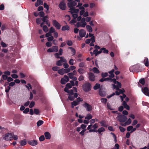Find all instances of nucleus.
<instances>
[{"instance_id": "f257e3e1", "label": "nucleus", "mask_w": 149, "mask_h": 149, "mask_svg": "<svg viewBox=\"0 0 149 149\" xmlns=\"http://www.w3.org/2000/svg\"><path fill=\"white\" fill-rule=\"evenodd\" d=\"M91 85L89 82L84 83L82 85V89L85 92H88L91 90Z\"/></svg>"}, {"instance_id": "f03ea898", "label": "nucleus", "mask_w": 149, "mask_h": 149, "mask_svg": "<svg viewBox=\"0 0 149 149\" xmlns=\"http://www.w3.org/2000/svg\"><path fill=\"white\" fill-rule=\"evenodd\" d=\"M140 65L139 64L134 65L130 68V70L132 72H139Z\"/></svg>"}, {"instance_id": "7ed1b4c3", "label": "nucleus", "mask_w": 149, "mask_h": 149, "mask_svg": "<svg viewBox=\"0 0 149 149\" xmlns=\"http://www.w3.org/2000/svg\"><path fill=\"white\" fill-rule=\"evenodd\" d=\"M117 118L118 120L121 123L125 122L127 120V117L122 114L119 115Z\"/></svg>"}, {"instance_id": "20e7f679", "label": "nucleus", "mask_w": 149, "mask_h": 149, "mask_svg": "<svg viewBox=\"0 0 149 149\" xmlns=\"http://www.w3.org/2000/svg\"><path fill=\"white\" fill-rule=\"evenodd\" d=\"M3 138L6 141L11 140L13 139V136L11 133H8L4 135Z\"/></svg>"}, {"instance_id": "39448f33", "label": "nucleus", "mask_w": 149, "mask_h": 149, "mask_svg": "<svg viewBox=\"0 0 149 149\" xmlns=\"http://www.w3.org/2000/svg\"><path fill=\"white\" fill-rule=\"evenodd\" d=\"M77 5V3L75 1H73L72 2H68L67 4L68 7L70 8L69 10H70L75 7V6Z\"/></svg>"}, {"instance_id": "423d86ee", "label": "nucleus", "mask_w": 149, "mask_h": 149, "mask_svg": "<svg viewBox=\"0 0 149 149\" xmlns=\"http://www.w3.org/2000/svg\"><path fill=\"white\" fill-rule=\"evenodd\" d=\"M58 7L62 10L66 9V6L65 3L63 1H61L58 5Z\"/></svg>"}, {"instance_id": "0eeeda50", "label": "nucleus", "mask_w": 149, "mask_h": 149, "mask_svg": "<svg viewBox=\"0 0 149 149\" xmlns=\"http://www.w3.org/2000/svg\"><path fill=\"white\" fill-rule=\"evenodd\" d=\"M52 24L56 29H60L61 25L56 20H54L52 21Z\"/></svg>"}, {"instance_id": "6e6552de", "label": "nucleus", "mask_w": 149, "mask_h": 149, "mask_svg": "<svg viewBox=\"0 0 149 149\" xmlns=\"http://www.w3.org/2000/svg\"><path fill=\"white\" fill-rule=\"evenodd\" d=\"M87 111H90L92 110V107L86 102H85L83 105Z\"/></svg>"}, {"instance_id": "1a4fd4ad", "label": "nucleus", "mask_w": 149, "mask_h": 149, "mask_svg": "<svg viewBox=\"0 0 149 149\" xmlns=\"http://www.w3.org/2000/svg\"><path fill=\"white\" fill-rule=\"evenodd\" d=\"M88 74L89 75L88 78L89 80L92 81H94L95 77L94 74L92 72H89Z\"/></svg>"}, {"instance_id": "9d476101", "label": "nucleus", "mask_w": 149, "mask_h": 149, "mask_svg": "<svg viewBox=\"0 0 149 149\" xmlns=\"http://www.w3.org/2000/svg\"><path fill=\"white\" fill-rule=\"evenodd\" d=\"M79 34L80 37L83 38L86 35V31L84 29H81L79 31Z\"/></svg>"}, {"instance_id": "9b49d317", "label": "nucleus", "mask_w": 149, "mask_h": 149, "mask_svg": "<svg viewBox=\"0 0 149 149\" xmlns=\"http://www.w3.org/2000/svg\"><path fill=\"white\" fill-rule=\"evenodd\" d=\"M28 143L32 146H35L38 144V142L36 140H30L28 142Z\"/></svg>"}, {"instance_id": "f8f14e48", "label": "nucleus", "mask_w": 149, "mask_h": 149, "mask_svg": "<svg viewBox=\"0 0 149 149\" xmlns=\"http://www.w3.org/2000/svg\"><path fill=\"white\" fill-rule=\"evenodd\" d=\"M143 93L146 95L148 96V94H149L148 89L147 87H145L143 89H142Z\"/></svg>"}, {"instance_id": "ddd939ff", "label": "nucleus", "mask_w": 149, "mask_h": 149, "mask_svg": "<svg viewBox=\"0 0 149 149\" xmlns=\"http://www.w3.org/2000/svg\"><path fill=\"white\" fill-rule=\"evenodd\" d=\"M99 95L102 97L105 96L106 93L105 92L102 91L101 88H100L99 91Z\"/></svg>"}, {"instance_id": "4468645a", "label": "nucleus", "mask_w": 149, "mask_h": 149, "mask_svg": "<svg viewBox=\"0 0 149 149\" xmlns=\"http://www.w3.org/2000/svg\"><path fill=\"white\" fill-rule=\"evenodd\" d=\"M99 123L102 126L105 127H107L108 126V125L107 124L106 122L104 120H102L101 121L99 122Z\"/></svg>"}, {"instance_id": "2eb2a0df", "label": "nucleus", "mask_w": 149, "mask_h": 149, "mask_svg": "<svg viewBox=\"0 0 149 149\" xmlns=\"http://www.w3.org/2000/svg\"><path fill=\"white\" fill-rule=\"evenodd\" d=\"M122 105L124 106V107L127 110H129L130 109V107L127 105V103L125 101L123 102Z\"/></svg>"}, {"instance_id": "dca6fc26", "label": "nucleus", "mask_w": 149, "mask_h": 149, "mask_svg": "<svg viewBox=\"0 0 149 149\" xmlns=\"http://www.w3.org/2000/svg\"><path fill=\"white\" fill-rule=\"evenodd\" d=\"M45 138L47 139H49L51 138V135L50 133L47 132H46L44 133Z\"/></svg>"}, {"instance_id": "f3484780", "label": "nucleus", "mask_w": 149, "mask_h": 149, "mask_svg": "<svg viewBox=\"0 0 149 149\" xmlns=\"http://www.w3.org/2000/svg\"><path fill=\"white\" fill-rule=\"evenodd\" d=\"M79 11V10L78 9H75V7L73 8V9L70 10L69 11L71 13V14H72L73 13H77Z\"/></svg>"}, {"instance_id": "a211bd4d", "label": "nucleus", "mask_w": 149, "mask_h": 149, "mask_svg": "<svg viewBox=\"0 0 149 149\" xmlns=\"http://www.w3.org/2000/svg\"><path fill=\"white\" fill-rule=\"evenodd\" d=\"M102 52V51L101 50V49H100V51H98V50H94L93 51V53L95 55V56L101 54Z\"/></svg>"}, {"instance_id": "6ab92c4d", "label": "nucleus", "mask_w": 149, "mask_h": 149, "mask_svg": "<svg viewBox=\"0 0 149 149\" xmlns=\"http://www.w3.org/2000/svg\"><path fill=\"white\" fill-rule=\"evenodd\" d=\"M144 62H145V64L146 66L147 67H148L149 66V62L148 58H145Z\"/></svg>"}, {"instance_id": "aec40b11", "label": "nucleus", "mask_w": 149, "mask_h": 149, "mask_svg": "<svg viewBox=\"0 0 149 149\" xmlns=\"http://www.w3.org/2000/svg\"><path fill=\"white\" fill-rule=\"evenodd\" d=\"M70 29L68 25H65L62 27V30L65 31V30H69Z\"/></svg>"}, {"instance_id": "412c9836", "label": "nucleus", "mask_w": 149, "mask_h": 149, "mask_svg": "<svg viewBox=\"0 0 149 149\" xmlns=\"http://www.w3.org/2000/svg\"><path fill=\"white\" fill-rule=\"evenodd\" d=\"M105 131V129L103 127H101L97 130V132H98L99 134H101V132H104Z\"/></svg>"}, {"instance_id": "4be33fe9", "label": "nucleus", "mask_w": 149, "mask_h": 149, "mask_svg": "<svg viewBox=\"0 0 149 149\" xmlns=\"http://www.w3.org/2000/svg\"><path fill=\"white\" fill-rule=\"evenodd\" d=\"M86 27L88 31L89 32H91L92 31V28L91 26L89 25H87L86 26Z\"/></svg>"}, {"instance_id": "5701e85b", "label": "nucleus", "mask_w": 149, "mask_h": 149, "mask_svg": "<svg viewBox=\"0 0 149 149\" xmlns=\"http://www.w3.org/2000/svg\"><path fill=\"white\" fill-rule=\"evenodd\" d=\"M100 85L99 84L97 83L93 87V89L96 90L100 88Z\"/></svg>"}, {"instance_id": "b1692460", "label": "nucleus", "mask_w": 149, "mask_h": 149, "mask_svg": "<svg viewBox=\"0 0 149 149\" xmlns=\"http://www.w3.org/2000/svg\"><path fill=\"white\" fill-rule=\"evenodd\" d=\"M20 145L22 146H24L26 145V139H24L23 140H22L20 142Z\"/></svg>"}, {"instance_id": "393cba45", "label": "nucleus", "mask_w": 149, "mask_h": 149, "mask_svg": "<svg viewBox=\"0 0 149 149\" xmlns=\"http://www.w3.org/2000/svg\"><path fill=\"white\" fill-rule=\"evenodd\" d=\"M93 71L95 73L98 74L100 73L99 70L96 67H94L93 68Z\"/></svg>"}, {"instance_id": "a878e982", "label": "nucleus", "mask_w": 149, "mask_h": 149, "mask_svg": "<svg viewBox=\"0 0 149 149\" xmlns=\"http://www.w3.org/2000/svg\"><path fill=\"white\" fill-rule=\"evenodd\" d=\"M54 52H57L58 51V47L57 46H53L52 47Z\"/></svg>"}, {"instance_id": "bb28decb", "label": "nucleus", "mask_w": 149, "mask_h": 149, "mask_svg": "<svg viewBox=\"0 0 149 149\" xmlns=\"http://www.w3.org/2000/svg\"><path fill=\"white\" fill-rule=\"evenodd\" d=\"M58 73L61 75H63L65 73L63 68L58 70Z\"/></svg>"}, {"instance_id": "cd10ccee", "label": "nucleus", "mask_w": 149, "mask_h": 149, "mask_svg": "<svg viewBox=\"0 0 149 149\" xmlns=\"http://www.w3.org/2000/svg\"><path fill=\"white\" fill-rule=\"evenodd\" d=\"M101 50L102 51V52L105 54H108L109 51L108 50L106 49L105 48L103 47L101 48Z\"/></svg>"}, {"instance_id": "c85d7f7f", "label": "nucleus", "mask_w": 149, "mask_h": 149, "mask_svg": "<svg viewBox=\"0 0 149 149\" xmlns=\"http://www.w3.org/2000/svg\"><path fill=\"white\" fill-rule=\"evenodd\" d=\"M44 122L42 120H38L37 123V126L38 127L40 126Z\"/></svg>"}, {"instance_id": "c756f323", "label": "nucleus", "mask_w": 149, "mask_h": 149, "mask_svg": "<svg viewBox=\"0 0 149 149\" xmlns=\"http://www.w3.org/2000/svg\"><path fill=\"white\" fill-rule=\"evenodd\" d=\"M42 29L43 31L45 33L47 32L48 31V27L46 25L43 26H42Z\"/></svg>"}, {"instance_id": "7c9ffc66", "label": "nucleus", "mask_w": 149, "mask_h": 149, "mask_svg": "<svg viewBox=\"0 0 149 149\" xmlns=\"http://www.w3.org/2000/svg\"><path fill=\"white\" fill-rule=\"evenodd\" d=\"M68 100L70 101H73L74 100L73 95H70L68 97Z\"/></svg>"}, {"instance_id": "2f4dec72", "label": "nucleus", "mask_w": 149, "mask_h": 149, "mask_svg": "<svg viewBox=\"0 0 149 149\" xmlns=\"http://www.w3.org/2000/svg\"><path fill=\"white\" fill-rule=\"evenodd\" d=\"M69 48L71 50L72 55H74L76 53L75 49L72 47H69Z\"/></svg>"}, {"instance_id": "473e14b6", "label": "nucleus", "mask_w": 149, "mask_h": 149, "mask_svg": "<svg viewBox=\"0 0 149 149\" xmlns=\"http://www.w3.org/2000/svg\"><path fill=\"white\" fill-rule=\"evenodd\" d=\"M92 118V116L90 114H88L85 117L86 119H87L88 120H90Z\"/></svg>"}, {"instance_id": "72a5a7b5", "label": "nucleus", "mask_w": 149, "mask_h": 149, "mask_svg": "<svg viewBox=\"0 0 149 149\" xmlns=\"http://www.w3.org/2000/svg\"><path fill=\"white\" fill-rule=\"evenodd\" d=\"M101 76L103 78H105L108 76V74L107 72H102L101 74Z\"/></svg>"}, {"instance_id": "f704fd0d", "label": "nucleus", "mask_w": 149, "mask_h": 149, "mask_svg": "<svg viewBox=\"0 0 149 149\" xmlns=\"http://www.w3.org/2000/svg\"><path fill=\"white\" fill-rule=\"evenodd\" d=\"M44 7L46 8L47 11H48L49 9V6L46 3H44L43 4Z\"/></svg>"}, {"instance_id": "c9c22d12", "label": "nucleus", "mask_w": 149, "mask_h": 149, "mask_svg": "<svg viewBox=\"0 0 149 149\" xmlns=\"http://www.w3.org/2000/svg\"><path fill=\"white\" fill-rule=\"evenodd\" d=\"M79 102H78L77 100H75L71 103V104L76 106L79 104Z\"/></svg>"}, {"instance_id": "e433bc0d", "label": "nucleus", "mask_w": 149, "mask_h": 149, "mask_svg": "<svg viewBox=\"0 0 149 149\" xmlns=\"http://www.w3.org/2000/svg\"><path fill=\"white\" fill-rule=\"evenodd\" d=\"M77 71L80 74H83L84 73V70L82 68L79 69Z\"/></svg>"}, {"instance_id": "4c0bfd02", "label": "nucleus", "mask_w": 149, "mask_h": 149, "mask_svg": "<svg viewBox=\"0 0 149 149\" xmlns=\"http://www.w3.org/2000/svg\"><path fill=\"white\" fill-rule=\"evenodd\" d=\"M68 82L63 78H62L61 80V83L62 84H64Z\"/></svg>"}, {"instance_id": "58836bf2", "label": "nucleus", "mask_w": 149, "mask_h": 149, "mask_svg": "<svg viewBox=\"0 0 149 149\" xmlns=\"http://www.w3.org/2000/svg\"><path fill=\"white\" fill-rule=\"evenodd\" d=\"M101 101L102 102L105 104L107 103V100L106 98H102L101 99Z\"/></svg>"}, {"instance_id": "ea45409f", "label": "nucleus", "mask_w": 149, "mask_h": 149, "mask_svg": "<svg viewBox=\"0 0 149 149\" xmlns=\"http://www.w3.org/2000/svg\"><path fill=\"white\" fill-rule=\"evenodd\" d=\"M139 82L141 83L142 85H143L145 83V81L144 78H142L139 80Z\"/></svg>"}, {"instance_id": "a19ab883", "label": "nucleus", "mask_w": 149, "mask_h": 149, "mask_svg": "<svg viewBox=\"0 0 149 149\" xmlns=\"http://www.w3.org/2000/svg\"><path fill=\"white\" fill-rule=\"evenodd\" d=\"M39 13V16L40 17H44L45 16V13L44 12L41 11Z\"/></svg>"}, {"instance_id": "79ce46f5", "label": "nucleus", "mask_w": 149, "mask_h": 149, "mask_svg": "<svg viewBox=\"0 0 149 149\" xmlns=\"http://www.w3.org/2000/svg\"><path fill=\"white\" fill-rule=\"evenodd\" d=\"M66 43L67 45L69 46H71L72 45V42L70 40H68L66 41Z\"/></svg>"}, {"instance_id": "37998d69", "label": "nucleus", "mask_w": 149, "mask_h": 149, "mask_svg": "<svg viewBox=\"0 0 149 149\" xmlns=\"http://www.w3.org/2000/svg\"><path fill=\"white\" fill-rule=\"evenodd\" d=\"M34 112L36 115H38L40 113L39 110L37 109H34Z\"/></svg>"}, {"instance_id": "c03bdc74", "label": "nucleus", "mask_w": 149, "mask_h": 149, "mask_svg": "<svg viewBox=\"0 0 149 149\" xmlns=\"http://www.w3.org/2000/svg\"><path fill=\"white\" fill-rule=\"evenodd\" d=\"M60 61H61L62 62H64V63H66L67 61L65 58H64V57L63 56L61 57L60 58Z\"/></svg>"}, {"instance_id": "a18cd8bd", "label": "nucleus", "mask_w": 149, "mask_h": 149, "mask_svg": "<svg viewBox=\"0 0 149 149\" xmlns=\"http://www.w3.org/2000/svg\"><path fill=\"white\" fill-rule=\"evenodd\" d=\"M85 63L84 62H82L79 63V67L80 68H83L85 66Z\"/></svg>"}, {"instance_id": "49530a36", "label": "nucleus", "mask_w": 149, "mask_h": 149, "mask_svg": "<svg viewBox=\"0 0 149 149\" xmlns=\"http://www.w3.org/2000/svg\"><path fill=\"white\" fill-rule=\"evenodd\" d=\"M68 75L69 76V77L72 79V78H73V77H74V73H72V72H70L68 74Z\"/></svg>"}, {"instance_id": "de8ad7c7", "label": "nucleus", "mask_w": 149, "mask_h": 149, "mask_svg": "<svg viewBox=\"0 0 149 149\" xmlns=\"http://www.w3.org/2000/svg\"><path fill=\"white\" fill-rule=\"evenodd\" d=\"M55 29L53 27H51L50 28L49 32H50V33H53L54 32H55Z\"/></svg>"}, {"instance_id": "09e8293b", "label": "nucleus", "mask_w": 149, "mask_h": 149, "mask_svg": "<svg viewBox=\"0 0 149 149\" xmlns=\"http://www.w3.org/2000/svg\"><path fill=\"white\" fill-rule=\"evenodd\" d=\"M29 109L28 108H26V109H24V110L23 112L24 113L26 114L28 113L29 111Z\"/></svg>"}, {"instance_id": "8fccbe9b", "label": "nucleus", "mask_w": 149, "mask_h": 149, "mask_svg": "<svg viewBox=\"0 0 149 149\" xmlns=\"http://www.w3.org/2000/svg\"><path fill=\"white\" fill-rule=\"evenodd\" d=\"M64 73H68L70 71V69L69 68H66L65 69H64Z\"/></svg>"}, {"instance_id": "3c124183", "label": "nucleus", "mask_w": 149, "mask_h": 149, "mask_svg": "<svg viewBox=\"0 0 149 149\" xmlns=\"http://www.w3.org/2000/svg\"><path fill=\"white\" fill-rule=\"evenodd\" d=\"M84 77L82 75H81L79 77L78 79L79 81H81L83 80L84 79Z\"/></svg>"}, {"instance_id": "603ef678", "label": "nucleus", "mask_w": 149, "mask_h": 149, "mask_svg": "<svg viewBox=\"0 0 149 149\" xmlns=\"http://www.w3.org/2000/svg\"><path fill=\"white\" fill-rule=\"evenodd\" d=\"M39 140L40 141H42L45 140V137L44 135H41L39 138Z\"/></svg>"}, {"instance_id": "864d4df0", "label": "nucleus", "mask_w": 149, "mask_h": 149, "mask_svg": "<svg viewBox=\"0 0 149 149\" xmlns=\"http://www.w3.org/2000/svg\"><path fill=\"white\" fill-rule=\"evenodd\" d=\"M132 120L131 119L129 118L128 119V120L126 122V123L127 124V125H129L131 123Z\"/></svg>"}, {"instance_id": "5fc2aeb1", "label": "nucleus", "mask_w": 149, "mask_h": 149, "mask_svg": "<svg viewBox=\"0 0 149 149\" xmlns=\"http://www.w3.org/2000/svg\"><path fill=\"white\" fill-rule=\"evenodd\" d=\"M119 128L120 131L122 132H124L125 130V128L120 126L119 127Z\"/></svg>"}, {"instance_id": "6e6d98bb", "label": "nucleus", "mask_w": 149, "mask_h": 149, "mask_svg": "<svg viewBox=\"0 0 149 149\" xmlns=\"http://www.w3.org/2000/svg\"><path fill=\"white\" fill-rule=\"evenodd\" d=\"M41 19L39 18H38L36 19V23L38 24H40L41 22Z\"/></svg>"}, {"instance_id": "4d7b16f0", "label": "nucleus", "mask_w": 149, "mask_h": 149, "mask_svg": "<svg viewBox=\"0 0 149 149\" xmlns=\"http://www.w3.org/2000/svg\"><path fill=\"white\" fill-rule=\"evenodd\" d=\"M72 85L71 84H70V83H67L66 85V87H67L69 88H72Z\"/></svg>"}, {"instance_id": "13d9d810", "label": "nucleus", "mask_w": 149, "mask_h": 149, "mask_svg": "<svg viewBox=\"0 0 149 149\" xmlns=\"http://www.w3.org/2000/svg\"><path fill=\"white\" fill-rule=\"evenodd\" d=\"M10 89V87L9 86H7L6 88L5 92L6 93H8L9 92Z\"/></svg>"}, {"instance_id": "bf43d9fd", "label": "nucleus", "mask_w": 149, "mask_h": 149, "mask_svg": "<svg viewBox=\"0 0 149 149\" xmlns=\"http://www.w3.org/2000/svg\"><path fill=\"white\" fill-rule=\"evenodd\" d=\"M34 105H35L34 102L33 101H32L31 102L30 104V105H29V107L30 108H31L33 107L34 106Z\"/></svg>"}, {"instance_id": "052dcab7", "label": "nucleus", "mask_w": 149, "mask_h": 149, "mask_svg": "<svg viewBox=\"0 0 149 149\" xmlns=\"http://www.w3.org/2000/svg\"><path fill=\"white\" fill-rule=\"evenodd\" d=\"M133 129V126H130L128 127L127 128V130L128 132H129L131 130H132V129Z\"/></svg>"}, {"instance_id": "680f3d73", "label": "nucleus", "mask_w": 149, "mask_h": 149, "mask_svg": "<svg viewBox=\"0 0 149 149\" xmlns=\"http://www.w3.org/2000/svg\"><path fill=\"white\" fill-rule=\"evenodd\" d=\"M62 62L60 60L56 62V65L58 66H61L62 65Z\"/></svg>"}, {"instance_id": "e2e57ef3", "label": "nucleus", "mask_w": 149, "mask_h": 149, "mask_svg": "<svg viewBox=\"0 0 149 149\" xmlns=\"http://www.w3.org/2000/svg\"><path fill=\"white\" fill-rule=\"evenodd\" d=\"M86 130V129H84L82 131H81V132H79V134L82 136H83L84 135V132Z\"/></svg>"}, {"instance_id": "0e129e2a", "label": "nucleus", "mask_w": 149, "mask_h": 149, "mask_svg": "<svg viewBox=\"0 0 149 149\" xmlns=\"http://www.w3.org/2000/svg\"><path fill=\"white\" fill-rule=\"evenodd\" d=\"M46 45L47 47H50L52 46V43L51 42H48L46 43Z\"/></svg>"}, {"instance_id": "69168bd1", "label": "nucleus", "mask_w": 149, "mask_h": 149, "mask_svg": "<svg viewBox=\"0 0 149 149\" xmlns=\"http://www.w3.org/2000/svg\"><path fill=\"white\" fill-rule=\"evenodd\" d=\"M1 45L3 47H6L7 46L6 44L3 42H1Z\"/></svg>"}, {"instance_id": "338daca9", "label": "nucleus", "mask_w": 149, "mask_h": 149, "mask_svg": "<svg viewBox=\"0 0 149 149\" xmlns=\"http://www.w3.org/2000/svg\"><path fill=\"white\" fill-rule=\"evenodd\" d=\"M73 61L74 60L73 59H70L69 62V64L71 65H73L74 64Z\"/></svg>"}, {"instance_id": "774afa93", "label": "nucleus", "mask_w": 149, "mask_h": 149, "mask_svg": "<svg viewBox=\"0 0 149 149\" xmlns=\"http://www.w3.org/2000/svg\"><path fill=\"white\" fill-rule=\"evenodd\" d=\"M63 78L67 82L69 81V78L66 75H65Z\"/></svg>"}]
</instances>
